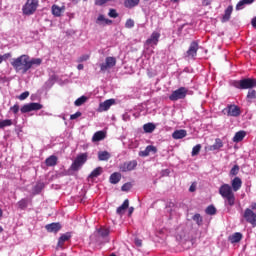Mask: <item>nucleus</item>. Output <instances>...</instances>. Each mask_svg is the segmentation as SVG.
Instances as JSON below:
<instances>
[{"label":"nucleus","instance_id":"ea45409f","mask_svg":"<svg viewBox=\"0 0 256 256\" xmlns=\"http://www.w3.org/2000/svg\"><path fill=\"white\" fill-rule=\"evenodd\" d=\"M206 214L207 215H215L217 214V208H215L213 205H210L206 208Z\"/></svg>","mask_w":256,"mask_h":256},{"label":"nucleus","instance_id":"6ab92c4d","mask_svg":"<svg viewBox=\"0 0 256 256\" xmlns=\"http://www.w3.org/2000/svg\"><path fill=\"white\" fill-rule=\"evenodd\" d=\"M187 135H188V133L186 132L185 129H180V130H176L173 132L172 138L176 139V140L184 139Z\"/></svg>","mask_w":256,"mask_h":256},{"label":"nucleus","instance_id":"c85d7f7f","mask_svg":"<svg viewBox=\"0 0 256 256\" xmlns=\"http://www.w3.org/2000/svg\"><path fill=\"white\" fill-rule=\"evenodd\" d=\"M121 179H122V174H120V173L116 172V173H113L110 175V183H112V184L119 183L121 181Z\"/></svg>","mask_w":256,"mask_h":256},{"label":"nucleus","instance_id":"bf43d9fd","mask_svg":"<svg viewBox=\"0 0 256 256\" xmlns=\"http://www.w3.org/2000/svg\"><path fill=\"white\" fill-rule=\"evenodd\" d=\"M190 192H195L196 191V185L195 184H192L190 186V189H189Z\"/></svg>","mask_w":256,"mask_h":256},{"label":"nucleus","instance_id":"1a4fd4ad","mask_svg":"<svg viewBox=\"0 0 256 256\" xmlns=\"http://www.w3.org/2000/svg\"><path fill=\"white\" fill-rule=\"evenodd\" d=\"M186 94H188V90H186L184 87H181L178 90H174L172 92V94L169 96V100L170 101L182 100L186 97Z\"/></svg>","mask_w":256,"mask_h":256},{"label":"nucleus","instance_id":"79ce46f5","mask_svg":"<svg viewBox=\"0 0 256 256\" xmlns=\"http://www.w3.org/2000/svg\"><path fill=\"white\" fill-rule=\"evenodd\" d=\"M247 99L252 101L256 99V90H248Z\"/></svg>","mask_w":256,"mask_h":256},{"label":"nucleus","instance_id":"864d4df0","mask_svg":"<svg viewBox=\"0 0 256 256\" xmlns=\"http://www.w3.org/2000/svg\"><path fill=\"white\" fill-rule=\"evenodd\" d=\"M211 3H212V0H202L203 6H209V5H211Z\"/></svg>","mask_w":256,"mask_h":256},{"label":"nucleus","instance_id":"393cba45","mask_svg":"<svg viewBox=\"0 0 256 256\" xmlns=\"http://www.w3.org/2000/svg\"><path fill=\"white\" fill-rule=\"evenodd\" d=\"M58 158L55 155H51L45 160V164L47 167H53L57 165Z\"/></svg>","mask_w":256,"mask_h":256},{"label":"nucleus","instance_id":"dca6fc26","mask_svg":"<svg viewBox=\"0 0 256 256\" xmlns=\"http://www.w3.org/2000/svg\"><path fill=\"white\" fill-rule=\"evenodd\" d=\"M105 138H107V133L104 132V131H97L93 136H92V139L91 141L93 143H96V142H100L102 140H104Z\"/></svg>","mask_w":256,"mask_h":256},{"label":"nucleus","instance_id":"c03bdc74","mask_svg":"<svg viewBox=\"0 0 256 256\" xmlns=\"http://www.w3.org/2000/svg\"><path fill=\"white\" fill-rule=\"evenodd\" d=\"M133 27H134V20H132V19L126 20L125 28L126 29H132Z\"/></svg>","mask_w":256,"mask_h":256},{"label":"nucleus","instance_id":"f257e3e1","mask_svg":"<svg viewBox=\"0 0 256 256\" xmlns=\"http://www.w3.org/2000/svg\"><path fill=\"white\" fill-rule=\"evenodd\" d=\"M242 180L240 177H235L231 181V186L229 184H223L218 193H220L221 197L225 200V205L229 207H233L236 203L235 192L240 191L242 188Z\"/></svg>","mask_w":256,"mask_h":256},{"label":"nucleus","instance_id":"052dcab7","mask_svg":"<svg viewBox=\"0 0 256 256\" xmlns=\"http://www.w3.org/2000/svg\"><path fill=\"white\" fill-rule=\"evenodd\" d=\"M177 237H179V240H183V239H185V233L180 234Z\"/></svg>","mask_w":256,"mask_h":256},{"label":"nucleus","instance_id":"c9c22d12","mask_svg":"<svg viewBox=\"0 0 256 256\" xmlns=\"http://www.w3.org/2000/svg\"><path fill=\"white\" fill-rule=\"evenodd\" d=\"M13 125V121L11 119L0 120V129H4L5 127H10Z\"/></svg>","mask_w":256,"mask_h":256},{"label":"nucleus","instance_id":"0eeeda50","mask_svg":"<svg viewBox=\"0 0 256 256\" xmlns=\"http://www.w3.org/2000/svg\"><path fill=\"white\" fill-rule=\"evenodd\" d=\"M43 108V105L39 102H30L25 104L21 108V113H30L33 111H39Z\"/></svg>","mask_w":256,"mask_h":256},{"label":"nucleus","instance_id":"20e7f679","mask_svg":"<svg viewBox=\"0 0 256 256\" xmlns=\"http://www.w3.org/2000/svg\"><path fill=\"white\" fill-rule=\"evenodd\" d=\"M39 7V0H26V3L22 7V12L25 16H31Z\"/></svg>","mask_w":256,"mask_h":256},{"label":"nucleus","instance_id":"2eb2a0df","mask_svg":"<svg viewBox=\"0 0 256 256\" xmlns=\"http://www.w3.org/2000/svg\"><path fill=\"white\" fill-rule=\"evenodd\" d=\"M45 229L48 233L57 234L60 231V229H62V224L60 223L46 224Z\"/></svg>","mask_w":256,"mask_h":256},{"label":"nucleus","instance_id":"aec40b11","mask_svg":"<svg viewBox=\"0 0 256 256\" xmlns=\"http://www.w3.org/2000/svg\"><path fill=\"white\" fill-rule=\"evenodd\" d=\"M233 13V6H228V8L225 9L224 15L222 17V23H226L230 20L231 14Z\"/></svg>","mask_w":256,"mask_h":256},{"label":"nucleus","instance_id":"680f3d73","mask_svg":"<svg viewBox=\"0 0 256 256\" xmlns=\"http://www.w3.org/2000/svg\"><path fill=\"white\" fill-rule=\"evenodd\" d=\"M77 69H78V70H82V69H83V64H78V65H77Z\"/></svg>","mask_w":256,"mask_h":256},{"label":"nucleus","instance_id":"7ed1b4c3","mask_svg":"<svg viewBox=\"0 0 256 256\" xmlns=\"http://www.w3.org/2000/svg\"><path fill=\"white\" fill-rule=\"evenodd\" d=\"M233 87L241 90L252 89L256 87V79L255 78H244L239 81L233 82Z\"/></svg>","mask_w":256,"mask_h":256},{"label":"nucleus","instance_id":"49530a36","mask_svg":"<svg viewBox=\"0 0 256 256\" xmlns=\"http://www.w3.org/2000/svg\"><path fill=\"white\" fill-rule=\"evenodd\" d=\"M132 188V184L127 182L121 186V191H130Z\"/></svg>","mask_w":256,"mask_h":256},{"label":"nucleus","instance_id":"4d7b16f0","mask_svg":"<svg viewBox=\"0 0 256 256\" xmlns=\"http://www.w3.org/2000/svg\"><path fill=\"white\" fill-rule=\"evenodd\" d=\"M134 212V207H129L128 208V216H131Z\"/></svg>","mask_w":256,"mask_h":256},{"label":"nucleus","instance_id":"9d476101","mask_svg":"<svg viewBox=\"0 0 256 256\" xmlns=\"http://www.w3.org/2000/svg\"><path fill=\"white\" fill-rule=\"evenodd\" d=\"M222 113L229 117H239L241 115V109L236 105H228V107L223 109Z\"/></svg>","mask_w":256,"mask_h":256},{"label":"nucleus","instance_id":"69168bd1","mask_svg":"<svg viewBox=\"0 0 256 256\" xmlns=\"http://www.w3.org/2000/svg\"><path fill=\"white\" fill-rule=\"evenodd\" d=\"M171 2H173V3H178L179 2V0H170Z\"/></svg>","mask_w":256,"mask_h":256},{"label":"nucleus","instance_id":"2f4dec72","mask_svg":"<svg viewBox=\"0 0 256 256\" xmlns=\"http://www.w3.org/2000/svg\"><path fill=\"white\" fill-rule=\"evenodd\" d=\"M222 147H223V142L221 141L220 138H217L213 146L210 147V150L217 151V150H220Z\"/></svg>","mask_w":256,"mask_h":256},{"label":"nucleus","instance_id":"37998d69","mask_svg":"<svg viewBox=\"0 0 256 256\" xmlns=\"http://www.w3.org/2000/svg\"><path fill=\"white\" fill-rule=\"evenodd\" d=\"M200 151H201V145H200V144L194 146V147L192 148V157L197 156Z\"/></svg>","mask_w":256,"mask_h":256},{"label":"nucleus","instance_id":"5fc2aeb1","mask_svg":"<svg viewBox=\"0 0 256 256\" xmlns=\"http://www.w3.org/2000/svg\"><path fill=\"white\" fill-rule=\"evenodd\" d=\"M249 209L252 211H256V202H252Z\"/></svg>","mask_w":256,"mask_h":256},{"label":"nucleus","instance_id":"6e6d98bb","mask_svg":"<svg viewBox=\"0 0 256 256\" xmlns=\"http://www.w3.org/2000/svg\"><path fill=\"white\" fill-rule=\"evenodd\" d=\"M252 27L256 29V16L251 21Z\"/></svg>","mask_w":256,"mask_h":256},{"label":"nucleus","instance_id":"f03ea898","mask_svg":"<svg viewBox=\"0 0 256 256\" xmlns=\"http://www.w3.org/2000/svg\"><path fill=\"white\" fill-rule=\"evenodd\" d=\"M16 72H22V74H26L29 71V56L21 55L18 58H14L10 63Z\"/></svg>","mask_w":256,"mask_h":256},{"label":"nucleus","instance_id":"39448f33","mask_svg":"<svg viewBox=\"0 0 256 256\" xmlns=\"http://www.w3.org/2000/svg\"><path fill=\"white\" fill-rule=\"evenodd\" d=\"M87 160H88L87 153L78 154L74 162L72 163V165H70V170L79 171L81 167L86 164Z\"/></svg>","mask_w":256,"mask_h":256},{"label":"nucleus","instance_id":"a18cd8bd","mask_svg":"<svg viewBox=\"0 0 256 256\" xmlns=\"http://www.w3.org/2000/svg\"><path fill=\"white\" fill-rule=\"evenodd\" d=\"M28 97H29V91H25L20 96H18V100L25 101Z\"/></svg>","mask_w":256,"mask_h":256},{"label":"nucleus","instance_id":"4be33fe9","mask_svg":"<svg viewBox=\"0 0 256 256\" xmlns=\"http://www.w3.org/2000/svg\"><path fill=\"white\" fill-rule=\"evenodd\" d=\"M245 136H247V132L245 131H238L235 136H233V139L232 141L235 142V143H240L244 138Z\"/></svg>","mask_w":256,"mask_h":256},{"label":"nucleus","instance_id":"412c9836","mask_svg":"<svg viewBox=\"0 0 256 256\" xmlns=\"http://www.w3.org/2000/svg\"><path fill=\"white\" fill-rule=\"evenodd\" d=\"M243 239V235L241 232H235L229 237V241L234 243H239Z\"/></svg>","mask_w":256,"mask_h":256},{"label":"nucleus","instance_id":"72a5a7b5","mask_svg":"<svg viewBox=\"0 0 256 256\" xmlns=\"http://www.w3.org/2000/svg\"><path fill=\"white\" fill-rule=\"evenodd\" d=\"M18 208L21 210H25L28 207V199L27 198H22L20 201L17 202Z\"/></svg>","mask_w":256,"mask_h":256},{"label":"nucleus","instance_id":"f704fd0d","mask_svg":"<svg viewBox=\"0 0 256 256\" xmlns=\"http://www.w3.org/2000/svg\"><path fill=\"white\" fill-rule=\"evenodd\" d=\"M87 101V97L86 96H81L79 98L76 99V101L74 102V105L76 107H81L83 104H85Z\"/></svg>","mask_w":256,"mask_h":256},{"label":"nucleus","instance_id":"a19ab883","mask_svg":"<svg viewBox=\"0 0 256 256\" xmlns=\"http://www.w3.org/2000/svg\"><path fill=\"white\" fill-rule=\"evenodd\" d=\"M240 172V166L239 165H235L231 168L230 170V175L231 176H237Z\"/></svg>","mask_w":256,"mask_h":256},{"label":"nucleus","instance_id":"ddd939ff","mask_svg":"<svg viewBox=\"0 0 256 256\" xmlns=\"http://www.w3.org/2000/svg\"><path fill=\"white\" fill-rule=\"evenodd\" d=\"M114 104H115L114 99H109L104 102H101L99 103L98 112L102 113V112L108 111L110 107L113 106Z\"/></svg>","mask_w":256,"mask_h":256},{"label":"nucleus","instance_id":"bb28decb","mask_svg":"<svg viewBox=\"0 0 256 256\" xmlns=\"http://www.w3.org/2000/svg\"><path fill=\"white\" fill-rule=\"evenodd\" d=\"M102 173H103V168L101 166H98L94 170H92L91 174L89 175V178L94 179V178L100 177Z\"/></svg>","mask_w":256,"mask_h":256},{"label":"nucleus","instance_id":"423d86ee","mask_svg":"<svg viewBox=\"0 0 256 256\" xmlns=\"http://www.w3.org/2000/svg\"><path fill=\"white\" fill-rule=\"evenodd\" d=\"M243 218L246 223L252 225V228H256V212L252 211L250 208H246L243 213Z\"/></svg>","mask_w":256,"mask_h":256},{"label":"nucleus","instance_id":"4c0bfd02","mask_svg":"<svg viewBox=\"0 0 256 256\" xmlns=\"http://www.w3.org/2000/svg\"><path fill=\"white\" fill-rule=\"evenodd\" d=\"M102 22H105V24H111L113 23L112 20H109V19H105L104 15L103 14H99L97 20H96V23L97 24H100Z\"/></svg>","mask_w":256,"mask_h":256},{"label":"nucleus","instance_id":"5701e85b","mask_svg":"<svg viewBox=\"0 0 256 256\" xmlns=\"http://www.w3.org/2000/svg\"><path fill=\"white\" fill-rule=\"evenodd\" d=\"M70 239H71V233L67 232L65 234H62L58 240V247L63 248L64 243Z\"/></svg>","mask_w":256,"mask_h":256},{"label":"nucleus","instance_id":"e433bc0d","mask_svg":"<svg viewBox=\"0 0 256 256\" xmlns=\"http://www.w3.org/2000/svg\"><path fill=\"white\" fill-rule=\"evenodd\" d=\"M192 219L198 226L203 225V217L199 213L194 214Z\"/></svg>","mask_w":256,"mask_h":256},{"label":"nucleus","instance_id":"8fccbe9b","mask_svg":"<svg viewBox=\"0 0 256 256\" xmlns=\"http://www.w3.org/2000/svg\"><path fill=\"white\" fill-rule=\"evenodd\" d=\"M82 113L80 111H77L75 114L70 115V120L78 119L80 118Z\"/></svg>","mask_w":256,"mask_h":256},{"label":"nucleus","instance_id":"09e8293b","mask_svg":"<svg viewBox=\"0 0 256 256\" xmlns=\"http://www.w3.org/2000/svg\"><path fill=\"white\" fill-rule=\"evenodd\" d=\"M20 110V107L18 104H15L13 107L10 108V111H12L14 114H18Z\"/></svg>","mask_w":256,"mask_h":256},{"label":"nucleus","instance_id":"f8f14e48","mask_svg":"<svg viewBox=\"0 0 256 256\" xmlns=\"http://www.w3.org/2000/svg\"><path fill=\"white\" fill-rule=\"evenodd\" d=\"M137 166H138L137 160L127 161L121 164L120 171L122 172L134 171L136 170Z\"/></svg>","mask_w":256,"mask_h":256},{"label":"nucleus","instance_id":"a211bd4d","mask_svg":"<svg viewBox=\"0 0 256 256\" xmlns=\"http://www.w3.org/2000/svg\"><path fill=\"white\" fill-rule=\"evenodd\" d=\"M65 11V6H57V5H53L52 6V15L54 17H61L62 13Z\"/></svg>","mask_w":256,"mask_h":256},{"label":"nucleus","instance_id":"338daca9","mask_svg":"<svg viewBox=\"0 0 256 256\" xmlns=\"http://www.w3.org/2000/svg\"><path fill=\"white\" fill-rule=\"evenodd\" d=\"M4 62L3 58L0 56V64Z\"/></svg>","mask_w":256,"mask_h":256},{"label":"nucleus","instance_id":"7c9ffc66","mask_svg":"<svg viewBox=\"0 0 256 256\" xmlns=\"http://www.w3.org/2000/svg\"><path fill=\"white\" fill-rule=\"evenodd\" d=\"M139 2H140V0H126L124 5L128 9H132V8L136 7L137 5H139Z\"/></svg>","mask_w":256,"mask_h":256},{"label":"nucleus","instance_id":"13d9d810","mask_svg":"<svg viewBox=\"0 0 256 256\" xmlns=\"http://www.w3.org/2000/svg\"><path fill=\"white\" fill-rule=\"evenodd\" d=\"M135 245L138 246V247H141L142 241L140 239H136L135 240Z\"/></svg>","mask_w":256,"mask_h":256},{"label":"nucleus","instance_id":"603ef678","mask_svg":"<svg viewBox=\"0 0 256 256\" xmlns=\"http://www.w3.org/2000/svg\"><path fill=\"white\" fill-rule=\"evenodd\" d=\"M11 53H6L3 55H0V57L3 59V61H7L9 58H11Z\"/></svg>","mask_w":256,"mask_h":256},{"label":"nucleus","instance_id":"774afa93","mask_svg":"<svg viewBox=\"0 0 256 256\" xmlns=\"http://www.w3.org/2000/svg\"><path fill=\"white\" fill-rule=\"evenodd\" d=\"M111 256H116V255H111Z\"/></svg>","mask_w":256,"mask_h":256},{"label":"nucleus","instance_id":"f3484780","mask_svg":"<svg viewBox=\"0 0 256 256\" xmlns=\"http://www.w3.org/2000/svg\"><path fill=\"white\" fill-rule=\"evenodd\" d=\"M151 152L154 154L157 152L156 147L153 145L147 146L146 149H144L143 151H140L139 155L140 157H148Z\"/></svg>","mask_w":256,"mask_h":256},{"label":"nucleus","instance_id":"6e6552de","mask_svg":"<svg viewBox=\"0 0 256 256\" xmlns=\"http://www.w3.org/2000/svg\"><path fill=\"white\" fill-rule=\"evenodd\" d=\"M117 64V59L115 57H106L105 63L100 64V71L106 72L109 69H113Z\"/></svg>","mask_w":256,"mask_h":256},{"label":"nucleus","instance_id":"473e14b6","mask_svg":"<svg viewBox=\"0 0 256 256\" xmlns=\"http://www.w3.org/2000/svg\"><path fill=\"white\" fill-rule=\"evenodd\" d=\"M110 158V154L107 151H101L98 153L99 161H108Z\"/></svg>","mask_w":256,"mask_h":256},{"label":"nucleus","instance_id":"c756f323","mask_svg":"<svg viewBox=\"0 0 256 256\" xmlns=\"http://www.w3.org/2000/svg\"><path fill=\"white\" fill-rule=\"evenodd\" d=\"M156 126L149 122L143 125L144 133H153L155 131Z\"/></svg>","mask_w":256,"mask_h":256},{"label":"nucleus","instance_id":"cd10ccee","mask_svg":"<svg viewBox=\"0 0 256 256\" xmlns=\"http://www.w3.org/2000/svg\"><path fill=\"white\" fill-rule=\"evenodd\" d=\"M255 0H240L236 5V10L241 11L244 8V5H251Z\"/></svg>","mask_w":256,"mask_h":256},{"label":"nucleus","instance_id":"0e129e2a","mask_svg":"<svg viewBox=\"0 0 256 256\" xmlns=\"http://www.w3.org/2000/svg\"><path fill=\"white\" fill-rule=\"evenodd\" d=\"M3 217V210L0 208V218Z\"/></svg>","mask_w":256,"mask_h":256},{"label":"nucleus","instance_id":"9b49d317","mask_svg":"<svg viewBox=\"0 0 256 256\" xmlns=\"http://www.w3.org/2000/svg\"><path fill=\"white\" fill-rule=\"evenodd\" d=\"M198 49L199 44L196 41H193L190 47L188 48L185 57L188 59H195V57L197 56Z\"/></svg>","mask_w":256,"mask_h":256},{"label":"nucleus","instance_id":"4468645a","mask_svg":"<svg viewBox=\"0 0 256 256\" xmlns=\"http://www.w3.org/2000/svg\"><path fill=\"white\" fill-rule=\"evenodd\" d=\"M160 33L159 32H152L150 38L147 39L146 45L147 46H156L159 43Z\"/></svg>","mask_w":256,"mask_h":256},{"label":"nucleus","instance_id":"3c124183","mask_svg":"<svg viewBox=\"0 0 256 256\" xmlns=\"http://www.w3.org/2000/svg\"><path fill=\"white\" fill-rule=\"evenodd\" d=\"M109 17L117 18L118 17L117 11L115 9H110Z\"/></svg>","mask_w":256,"mask_h":256},{"label":"nucleus","instance_id":"58836bf2","mask_svg":"<svg viewBox=\"0 0 256 256\" xmlns=\"http://www.w3.org/2000/svg\"><path fill=\"white\" fill-rule=\"evenodd\" d=\"M98 234L104 238L110 234V230L108 228L102 227L98 230Z\"/></svg>","mask_w":256,"mask_h":256},{"label":"nucleus","instance_id":"de8ad7c7","mask_svg":"<svg viewBox=\"0 0 256 256\" xmlns=\"http://www.w3.org/2000/svg\"><path fill=\"white\" fill-rule=\"evenodd\" d=\"M90 56L88 54L82 55L80 58L77 59L78 63L81 62H87L89 60Z\"/></svg>","mask_w":256,"mask_h":256},{"label":"nucleus","instance_id":"a878e982","mask_svg":"<svg viewBox=\"0 0 256 256\" xmlns=\"http://www.w3.org/2000/svg\"><path fill=\"white\" fill-rule=\"evenodd\" d=\"M42 64L41 58H30L28 59V69L30 70L33 66H40Z\"/></svg>","mask_w":256,"mask_h":256},{"label":"nucleus","instance_id":"b1692460","mask_svg":"<svg viewBox=\"0 0 256 256\" xmlns=\"http://www.w3.org/2000/svg\"><path fill=\"white\" fill-rule=\"evenodd\" d=\"M126 209H129V199H125L124 203L117 208V214L124 215Z\"/></svg>","mask_w":256,"mask_h":256},{"label":"nucleus","instance_id":"e2e57ef3","mask_svg":"<svg viewBox=\"0 0 256 256\" xmlns=\"http://www.w3.org/2000/svg\"><path fill=\"white\" fill-rule=\"evenodd\" d=\"M4 232V228L0 226V234Z\"/></svg>","mask_w":256,"mask_h":256}]
</instances>
